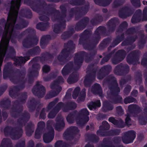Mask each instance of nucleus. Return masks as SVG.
<instances>
[{
	"label": "nucleus",
	"instance_id": "obj_1",
	"mask_svg": "<svg viewBox=\"0 0 147 147\" xmlns=\"http://www.w3.org/2000/svg\"><path fill=\"white\" fill-rule=\"evenodd\" d=\"M110 128V126L107 122L106 121H103L102 123V125L100 127V129L97 131V134L100 136H105L111 135H117L120 132L119 130L116 129L111 130L109 132L106 131L105 130H108Z\"/></svg>",
	"mask_w": 147,
	"mask_h": 147
},
{
	"label": "nucleus",
	"instance_id": "obj_2",
	"mask_svg": "<svg viewBox=\"0 0 147 147\" xmlns=\"http://www.w3.org/2000/svg\"><path fill=\"white\" fill-rule=\"evenodd\" d=\"M63 82L64 80L62 77L61 76L59 77L57 80L55 81L53 83L51 84V88L52 89H56V91L50 92L46 95L45 97L46 98L49 99L57 96L62 90L61 87L59 86L58 85V84Z\"/></svg>",
	"mask_w": 147,
	"mask_h": 147
},
{
	"label": "nucleus",
	"instance_id": "obj_3",
	"mask_svg": "<svg viewBox=\"0 0 147 147\" xmlns=\"http://www.w3.org/2000/svg\"><path fill=\"white\" fill-rule=\"evenodd\" d=\"M4 133L5 136L10 135L12 139L16 140L22 136L23 131L21 128L13 129L11 127H7L4 129Z\"/></svg>",
	"mask_w": 147,
	"mask_h": 147
},
{
	"label": "nucleus",
	"instance_id": "obj_4",
	"mask_svg": "<svg viewBox=\"0 0 147 147\" xmlns=\"http://www.w3.org/2000/svg\"><path fill=\"white\" fill-rule=\"evenodd\" d=\"M72 47H74V45L73 44L71 41L69 42L66 45L65 44L64 49L62 51L57 57L59 61H64L67 58L72 50V49H71Z\"/></svg>",
	"mask_w": 147,
	"mask_h": 147
},
{
	"label": "nucleus",
	"instance_id": "obj_5",
	"mask_svg": "<svg viewBox=\"0 0 147 147\" xmlns=\"http://www.w3.org/2000/svg\"><path fill=\"white\" fill-rule=\"evenodd\" d=\"M53 125V122L52 121H47V126L48 132L45 133L43 136L44 141L46 143H49L51 142L54 137V130L51 127Z\"/></svg>",
	"mask_w": 147,
	"mask_h": 147
},
{
	"label": "nucleus",
	"instance_id": "obj_6",
	"mask_svg": "<svg viewBox=\"0 0 147 147\" xmlns=\"http://www.w3.org/2000/svg\"><path fill=\"white\" fill-rule=\"evenodd\" d=\"M89 112L86 109H84L81 110L79 113V117L77 119L78 124L81 126L83 125L88 122L89 118L88 116Z\"/></svg>",
	"mask_w": 147,
	"mask_h": 147
},
{
	"label": "nucleus",
	"instance_id": "obj_7",
	"mask_svg": "<svg viewBox=\"0 0 147 147\" xmlns=\"http://www.w3.org/2000/svg\"><path fill=\"white\" fill-rule=\"evenodd\" d=\"M10 80L14 84H17L18 83L23 84L24 83V81L22 78L19 76H13L10 77ZM24 87L23 85L20 86L18 87H13V88H10L9 91V94L11 97L13 96V94L15 91L21 90Z\"/></svg>",
	"mask_w": 147,
	"mask_h": 147
},
{
	"label": "nucleus",
	"instance_id": "obj_8",
	"mask_svg": "<svg viewBox=\"0 0 147 147\" xmlns=\"http://www.w3.org/2000/svg\"><path fill=\"white\" fill-rule=\"evenodd\" d=\"M140 107L136 105H130L128 107V112L126 115L125 119V123L127 125L131 124V119L130 118L131 114L136 111H140Z\"/></svg>",
	"mask_w": 147,
	"mask_h": 147
},
{
	"label": "nucleus",
	"instance_id": "obj_9",
	"mask_svg": "<svg viewBox=\"0 0 147 147\" xmlns=\"http://www.w3.org/2000/svg\"><path fill=\"white\" fill-rule=\"evenodd\" d=\"M108 81L111 82V86H109V89L111 91V95H116L119 92L120 90L118 87V84L115 78L113 76L109 77Z\"/></svg>",
	"mask_w": 147,
	"mask_h": 147
},
{
	"label": "nucleus",
	"instance_id": "obj_10",
	"mask_svg": "<svg viewBox=\"0 0 147 147\" xmlns=\"http://www.w3.org/2000/svg\"><path fill=\"white\" fill-rule=\"evenodd\" d=\"M34 94L37 96L39 98L42 97L45 93V88L41 84L40 82H37L36 85L32 90Z\"/></svg>",
	"mask_w": 147,
	"mask_h": 147
},
{
	"label": "nucleus",
	"instance_id": "obj_11",
	"mask_svg": "<svg viewBox=\"0 0 147 147\" xmlns=\"http://www.w3.org/2000/svg\"><path fill=\"white\" fill-rule=\"evenodd\" d=\"M87 57L88 55L83 51L76 54L74 59L75 68L79 69L82 63L84 58Z\"/></svg>",
	"mask_w": 147,
	"mask_h": 147
},
{
	"label": "nucleus",
	"instance_id": "obj_12",
	"mask_svg": "<svg viewBox=\"0 0 147 147\" xmlns=\"http://www.w3.org/2000/svg\"><path fill=\"white\" fill-rule=\"evenodd\" d=\"M136 133L133 130H130L125 132L122 137V141L125 144L132 143L135 138Z\"/></svg>",
	"mask_w": 147,
	"mask_h": 147
},
{
	"label": "nucleus",
	"instance_id": "obj_13",
	"mask_svg": "<svg viewBox=\"0 0 147 147\" xmlns=\"http://www.w3.org/2000/svg\"><path fill=\"white\" fill-rule=\"evenodd\" d=\"M126 55V52L124 50L118 51L112 59L113 63L116 64L119 63L124 59Z\"/></svg>",
	"mask_w": 147,
	"mask_h": 147
},
{
	"label": "nucleus",
	"instance_id": "obj_14",
	"mask_svg": "<svg viewBox=\"0 0 147 147\" xmlns=\"http://www.w3.org/2000/svg\"><path fill=\"white\" fill-rule=\"evenodd\" d=\"M38 41V39L36 36L28 38L24 40L23 42V46L26 48H30L32 45H36Z\"/></svg>",
	"mask_w": 147,
	"mask_h": 147
},
{
	"label": "nucleus",
	"instance_id": "obj_15",
	"mask_svg": "<svg viewBox=\"0 0 147 147\" xmlns=\"http://www.w3.org/2000/svg\"><path fill=\"white\" fill-rule=\"evenodd\" d=\"M79 130L76 127H71L68 129L63 134V136L66 140L70 139L72 135L77 132Z\"/></svg>",
	"mask_w": 147,
	"mask_h": 147
},
{
	"label": "nucleus",
	"instance_id": "obj_16",
	"mask_svg": "<svg viewBox=\"0 0 147 147\" xmlns=\"http://www.w3.org/2000/svg\"><path fill=\"white\" fill-rule=\"evenodd\" d=\"M58 99L56 98L54 101L49 103L46 109L43 108L40 113L39 117L42 119H45L46 117L45 112H47L51 109L53 106L58 102Z\"/></svg>",
	"mask_w": 147,
	"mask_h": 147
},
{
	"label": "nucleus",
	"instance_id": "obj_17",
	"mask_svg": "<svg viewBox=\"0 0 147 147\" xmlns=\"http://www.w3.org/2000/svg\"><path fill=\"white\" fill-rule=\"evenodd\" d=\"M132 13L133 12L129 7H125L119 10V16L121 18H125L131 16Z\"/></svg>",
	"mask_w": 147,
	"mask_h": 147
},
{
	"label": "nucleus",
	"instance_id": "obj_18",
	"mask_svg": "<svg viewBox=\"0 0 147 147\" xmlns=\"http://www.w3.org/2000/svg\"><path fill=\"white\" fill-rule=\"evenodd\" d=\"M63 105L60 106L63 111L64 112H66L69 110H72L75 109L76 107V104L74 102H69L66 104H64L62 103Z\"/></svg>",
	"mask_w": 147,
	"mask_h": 147
},
{
	"label": "nucleus",
	"instance_id": "obj_19",
	"mask_svg": "<svg viewBox=\"0 0 147 147\" xmlns=\"http://www.w3.org/2000/svg\"><path fill=\"white\" fill-rule=\"evenodd\" d=\"M62 105V102H60L59 103L56 107L54 108L49 113L48 117L50 118H54L61 109V107L60 106Z\"/></svg>",
	"mask_w": 147,
	"mask_h": 147
},
{
	"label": "nucleus",
	"instance_id": "obj_20",
	"mask_svg": "<svg viewBox=\"0 0 147 147\" xmlns=\"http://www.w3.org/2000/svg\"><path fill=\"white\" fill-rule=\"evenodd\" d=\"M57 123L55 126V129L60 131L63 128L65 125L64 119L61 116L57 117L56 119Z\"/></svg>",
	"mask_w": 147,
	"mask_h": 147
},
{
	"label": "nucleus",
	"instance_id": "obj_21",
	"mask_svg": "<svg viewBox=\"0 0 147 147\" xmlns=\"http://www.w3.org/2000/svg\"><path fill=\"white\" fill-rule=\"evenodd\" d=\"M88 21V18L86 17L84 18L77 24L75 29L77 31L83 29L86 26Z\"/></svg>",
	"mask_w": 147,
	"mask_h": 147
},
{
	"label": "nucleus",
	"instance_id": "obj_22",
	"mask_svg": "<svg viewBox=\"0 0 147 147\" xmlns=\"http://www.w3.org/2000/svg\"><path fill=\"white\" fill-rule=\"evenodd\" d=\"M111 69V67L110 65H106L100 69L97 76V78L99 79H102L103 78L104 74L109 71Z\"/></svg>",
	"mask_w": 147,
	"mask_h": 147
},
{
	"label": "nucleus",
	"instance_id": "obj_23",
	"mask_svg": "<svg viewBox=\"0 0 147 147\" xmlns=\"http://www.w3.org/2000/svg\"><path fill=\"white\" fill-rule=\"evenodd\" d=\"M63 18V17H62L59 20L61 22V23L59 25H55L54 26V31L56 33H59L61 29L65 27V21H64Z\"/></svg>",
	"mask_w": 147,
	"mask_h": 147
},
{
	"label": "nucleus",
	"instance_id": "obj_24",
	"mask_svg": "<svg viewBox=\"0 0 147 147\" xmlns=\"http://www.w3.org/2000/svg\"><path fill=\"white\" fill-rule=\"evenodd\" d=\"M30 59L29 57H16L14 59L15 65L17 66L20 65L22 63L24 64L25 62Z\"/></svg>",
	"mask_w": 147,
	"mask_h": 147
},
{
	"label": "nucleus",
	"instance_id": "obj_25",
	"mask_svg": "<svg viewBox=\"0 0 147 147\" xmlns=\"http://www.w3.org/2000/svg\"><path fill=\"white\" fill-rule=\"evenodd\" d=\"M74 66L73 63L70 62L66 65L62 70V73L63 76L68 74L72 69Z\"/></svg>",
	"mask_w": 147,
	"mask_h": 147
},
{
	"label": "nucleus",
	"instance_id": "obj_26",
	"mask_svg": "<svg viewBox=\"0 0 147 147\" xmlns=\"http://www.w3.org/2000/svg\"><path fill=\"white\" fill-rule=\"evenodd\" d=\"M92 91L94 94H98L99 96L101 97L103 96L101 87L98 84L96 83L94 85L92 88Z\"/></svg>",
	"mask_w": 147,
	"mask_h": 147
},
{
	"label": "nucleus",
	"instance_id": "obj_27",
	"mask_svg": "<svg viewBox=\"0 0 147 147\" xmlns=\"http://www.w3.org/2000/svg\"><path fill=\"white\" fill-rule=\"evenodd\" d=\"M139 53L138 51H133L129 54L127 56V61L129 63H133V61L134 60V58L138 56Z\"/></svg>",
	"mask_w": 147,
	"mask_h": 147
},
{
	"label": "nucleus",
	"instance_id": "obj_28",
	"mask_svg": "<svg viewBox=\"0 0 147 147\" xmlns=\"http://www.w3.org/2000/svg\"><path fill=\"white\" fill-rule=\"evenodd\" d=\"M141 12L142 11L140 9H138L136 11L131 19L132 23H137L140 21Z\"/></svg>",
	"mask_w": 147,
	"mask_h": 147
},
{
	"label": "nucleus",
	"instance_id": "obj_29",
	"mask_svg": "<svg viewBox=\"0 0 147 147\" xmlns=\"http://www.w3.org/2000/svg\"><path fill=\"white\" fill-rule=\"evenodd\" d=\"M78 80V74L76 72H73L67 79V82L69 84H71L76 82Z\"/></svg>",
	"mask_w": 147,
	"mask_h": 147
},
{
	"label": "nucleus",
	"instance_id": "obj_30",
	"mask_svg": "<svg viewBox=\"0 0 147 147\" xmlns=\"http://www.w3.org/2000/svg\"><path fill=\"white\" fill-rule=\"evenodd\" d=\"M30 117V115L29 113H26L22 116V118L20 119L18 121V124L20 126H22L24 124L25 122L27 121Z\"/></svg>",
	"mask_w": 147,
	"mask_h": 147
},
{
	"label": "nucleus",
	"instance_id": "obj_31",
	"mask_svg": "<svg viewBox=\"0 0 147 147\" xmlns=\"http://www.w3.org/2000/svg\"><path fill=\"white\" fill-rule=\"evenodd\" d=\"M96 4L100 5L105 6L109 5L112 0H94Z\"/></svg>",
	"mask_w": 147,
	"mask_h": 147
},
{
	"label": "nucleus",
	"instance_id": "obj_32",
	"mask_svg": "<svg viewBox=\"0 0 147 147\" xmlns=\"http://www.w3.org/2000/svg\"><path fill=\"white\" fill-rule=\"evenodd\" d=\"M49 26V24L48 23H40L36 25V28L42 31L45 30Z\"/></svg>",
	"mask_w": 147,
	"mask_h": 147
},
{
	"label": "nucleus",
	"instance_id": "obj_33",
	"mask_svg": "<svg viewBox=\"0 0 147 147\" xmlns=\"http://www.w3.org/2000/svg\"><path fill=\"white\" fill-rule=\"evenodd\" d=\"M34 125L30 123L26 128V134L28 136H30L34 131L33 127Z\"/></svg>",
	"mask_w": 147,
	"mask_h": 147
},
{
	"label": "nucleus",
	"instance_id": "obj_34",
	"mask_svg": "<svg viewBox=\"0 0 147 147\" xmlns=\"http://www.w3.org/2000/svg\"><path fill=\"white\" fill-rule=\"evenodd\" d=\"M109 121L115 125L117 126L118 127L122 128L123 127L121 125V124L123 123V121L121 120L120 121L118 122L113 117H111L109 118Z\"/></svg>",
	"mask_w": 147,
	"mask_h": 147
},
{
	"label": "nucleus",
	"instance_id": "obj_35",
	"mask_svg": "<svg viewBox=\"0 0 147 147\" xmlns=\"http://www.w3.org/2000/svg\"><path fill=\"white\" fill-rule=\"evenodd\" d=\"M11 144L9 139H3L2 141L1 147H11Z\"/></svg>",
	"mask_w": 147,
	"mask_h": 147
},
{
	"label": "nucleus",
	"instance_id": "obj_36",
	"mask_svg": "<svg viewBox=\"0 0 147 147\" xmlns=\"http://www.w3.org/2000/svg\"><path fill=\"white\" fill-rule=\"evenodd\" d=\"M117 21V19L116 18L112 19L109 21L108 22V25L110 27V31H113L114 29L115 24Z\"/></svg>",
	"mask_w": 147,
	"mask_h": 147
},
{
	"label": "nucleus",
	"instance_id": "obj_37",
	"mask_svg": "<svg viewBox=\"0 0 147 147\" xmlns=\"http://www.w3.org/2000/svg\"><path fill=\"white\" fill-rule=\"evenodd\" d=\"M100 100H97L96 102H92L88 105V108L91 110L94 109L96 107H100Z\"/></svg>",
	"mask_w": 147,
	"mask_h": 147
},
{
	"label": "nucleus",
	"instance_id": "obj_38",
	"mask_svg": "<svg viewBox=\"0 0 147 147\" xmlns=\"http://www.w3.org/2000/svg\"><path fill=\"white\" fill-rule=\"evenodd\" d=\"M95 72H93L91 73L89 76H86L84 80V84L86 85L87 82H90L92 80V79L94 80L95 78Z\"/></svg>",
	"mask_w": 147,
	"mask_h": 147
},
{
	"label": "nucleus",
	"instance_id": "obj_39",
	"mask_svg": "<svg viewBox=\"0 0 147 147\" xmlns=\"http://www.w3.org/2000/svg\"><path fill=\"white\" fill-rule=\"evenodd\" d=\"M85 91L86 90L85 89L82 90L80 95L78 99L77 100L78 102L83 101L84 100L86 95Z\"/></svg>",
	"mask_w": 147,
	"mask_h": 147
},
{
	"label": "nucleus",
	"instance_id": "obj_40",
	"mask_svg": "<svg viewBox=\"0 0 147 147\" xmlns=\"http://www.w3.org/2000/svg\"><path fill=\"white\" fill-rule=\"evenodd\" d=\"M50 37L49 35L44 36H42L40 42V46L42 48H44V46L45 45L46 41Z\"/></svg>",
	"mask_w": 147,
	"mask_h": 147
},
{
	"label": "nucleus",
	"instance_id": "obj_41",
	"mask_svg": "<svg viewBox=\"0 0 147 147\" xmlns=\"http://www.w3.org/2000/svg\"><path fill=\"white\" fill-rule=\"evenodd\" d=\"M124 68L125 70L127 72H128L129 68L128 66L127 65H125L124 66H122L120 65H117L115 68V73L117 74L116 71L117 70H119L120 69H122V68Z\"/></svg>",
	"mask_w": 147,
	"mask_h": 147
},
{
	"label": "nucleus",
	"instance_id": "obj_42",
	"mask_svg": "<svg viewBox=\"0 0 147 147\" xmlns=\"http://www.w3.org/2000/svg\"><path fill=\"white\" fill-rule=\"evenodd\" d=\"M125 2L124 0H115L113 3V6L117 7L122 5Z\"/></svg>",
	"mask_w": 147,
	"mask_h": 147
},
{
	"label": "nucleus",
	"instance_id": "obj_43",
	"mask_svg": "<svg viewBox=\"0 0 147 147\" xmlns=\"http://www.w3.org/2000/svg\"><path fill=\"white\" fill-rule=\"evenodd\" d=\"M75 115L74 113H70L68 115L67 117V120L69 123H71L73 122Z\"/></svg>",
	"mask_w": 147,
	"mask_h": 147
},
{
	"label": "nucleus",
	"instance_id": "obj_44",
	"mask_svg": "<svg viewBox=\"0 0 147 147\" xmlns=\"http://www.w3.org/2000/svg\"><path fill=\"white\" fill-rule=\"evenodd\" d=\"M127 26V23L125 22H123L120 25L119 28L117 31V32H122L124 29Z\"/></svg>",
	"mask_w": 147,
	"mask_h": 147
},
{
	"label": "nucleus",
	"instance_id": "obj_45",
	"mask_svg": "<svg viewBox=\"0 0 147 147\" xmlns=\"http://www.w3.org/2000/svg\"><path fill=\"white\" fill-rule=\"evenodd\" d=\"M136 100L131 97H127L124 100V103L126 104L128 103L136 101Z\"/></svg>",
	"mask_w": 147,
	"mask_h": 147
},
{
	"label": "nucleus",
	"instance_id": "obj_46",
	"mask_svg": "<svg viewBox=\"0 0 147 147\" xmlns=\"http://www.w3.org/2000/svg\"><path fill=\"white\" fill-rule=\"evenodd\" d=\"M55 147H68L69 146H66V144L62 142L61 141L57 142L55 144Z\"/></svg>",
	"mask_w": 147,
	"mask_h": 147
},
{
	"label": "nucleus",
	"instance_id": "obj_47",
	"mask_svg": "<svg viewBox=\"0 0 147 147\" xmlns=\"http://www.w3.org/2000/svg\"><path fill=\"white\" fill-rule=\"evenodd\" d=\"M33 11H38V9L40 8V6L36 4L35 3H33L30 5Z\"/></svg>",
	"mask_w": 147,
	"mask_h": 147
},
{
	"label": "nucleus",
	"instance_id": "obj_48",
	"mask_svg": "<svg viewBox=\"0 0 147 147\" xmlns=\"http://www.w3.org/2000/svg\"><path fill=\"white\" fill-rule=\"evenodd\" d=\"M80 90V89L79 87H77L74 90L73 94V97L74 99H76L77 97L79 92Z\"/></svg>",
	"mask_w": 147,
	"mask_h": 147
},
{
	"label": "nucleus",
	"instance_id": "obj_49",
	"mask_svg": "<svg viewBox=\"0 0 147 147\" xmlns=\"http://www.w3.org/2000/svg\"><path fill=\"white\" fill-rule=\"evenodd\" d=\"M84 0H70L69 2L71 4L73 5H80L81 2H83Z\"/></svg>",
	"mask_w": 147,
	"mask_h": 147
},
{
	"label": "nucleus",
	"instance_id": "obj_50",
	"mask_svg": "<svg viewBox=\"0 0 147 147\" xmlns=\"http://www.w3.org/2000/svg\"><path fill=\"white\" fill-rule=\"evenodd\" d=\"M33 68L34 69H36V71L31 72V74L34 75V74L35 73L37 75H38V72L37 71L38 69L40 68V66L38 64H36L33 65Z\"/></svg>",
	"mask_w": 147,
	"mask_h": 147
},
{
	"label": "nucleus",
	"instance_id": "obj_51",
	"mask_svg": "<svg viewBox=\"0 0 147 147\" xmlns=\"http://www.w3.org/2000/svg\"><path fill=\"white\" fill-rule=\"evenodd\" d=\"M37 128L36 129L41 130L45 126V123L43 121H40L38 123L37 125Z\"/></svg>",
	"mask_w": 147,
	"mask_h": 147
},
{
	"label": "nucleus",
	"instance_id": "obj_52",
	"mask_svg": "<svg viewBox=\"0 0 147 147\" xmlns=\"http://www.w3.org/2000/svg\"><path fill=\"white\" fill-rule=\"evenodd\" d=\"M131 1L134 6L137 7L140 6V0H131Z\"/></svg>",
	"mask_w": 147,
	"mask_h": 147
},
{
	"label": "nucleus",
	"instance_id": "obj_53",
	"mask_svg": "<svg viewBox=\"0 0 147 147\" xmlns=\"http://www.w3.org/2000/svg\"><path fill=\"white\" fill-rule=\"evenodd\" d=\"M138 119L139 123L142 125H145L147 123V118H145L144 117H140L138 118Z\"/></svg>",
	"mask_w": 147,
	"mask_h": 147
},
{
	"label": "nucleus",
	"instance_id": "obj_54",
	"mask_svg": "<svg viewBox=\"0 0 147 147\" xmlns=\"http://www.w3.org/2000/svg\"><path fill=\"white\" fill-rule=\"evenodd\" d=\"M147 7H145L143 11V15L142 20L143 21L147 20Z\"/></svg>",
	"mask_w": 147,
	"mask_h": 147
},
{
	"label": "nucleus",
	"instance_id": "obj_55",
	"mask_svg": "<svg viewBox=\"0 0 147 147\" xmlns=\"http://www.w3.org/2000/svg\"><path fill=\"white\" fill-rule=\"evenodd\" d=\"M116 112L119 115H122L124 114V111L122 107L120 106H118L116 108Z\"/></svg>",
	"mask_w": 147,
	"mask_h": 147
},
{
	"label": "nucleus",
	"instance_id": "obj_56",
	"mask_svg": "<svg viewBox=\"0 0 147 147\" xmlns=\"http://www.w3.org/2000/svg\"><path fill=\"white\" fill-rule=\"evenodd\" d=\"M116 100H112V102L113 103H117L121 102L122 100V97L119 96H116Z\"/></svg>",
	"mask_w": 147,
	"mask_h": 147
},
{
	"label": "nucleus",
	"instance_id": "obj_57",
	"mask_svg": "<svg viewBox=\"0 0 147 147\" xmlns=\"http://www.w3.org/2000/svg\"><path fill=\"white\" fill-rule=\"evenodd\" d=\"M103 105L104 107H107L108 110H111L113 109V107L112 106H109V102L107 101H105L104 102Z\"/></svg>",
	"mask_w": 147,
	"mask_h": 147
},
{
	"label": "nucleus",
	"instance_id": "obj_58",
	"mask_svg": "<svg viewBox=\"0 0 147 147\" xmlns=\"http://www.w3.org/2000/svg\"><path fill=\"white\" fill-rule=\"evenodd\" d=\"M102 17L100 16H98V18H97L96 19L92 20H91V22L93 25H94L98 22H100L102 20Z\"/></svg>",
	"mask_w": 147,
	"mask_h": 147
},
{
	"label": "nucleus",
	"instance_id": "obj_59",
	"mask_svg": "<svg viewBox=\"0 0 147 147\" xmlns=\"http://www.w3.org/2000/svg\"><path fill=\"white\" fill-rule=\"evenodd\" d=\"M104 30V27L103 26H100L96 30L95 33L97 34H100L102 33Z\"/></svg>",
	"mask_w": 147,
	"mask_h": 147
},
{
	"label": "nucleus",
	"instance_id": "obj_60",
	"mask_svg": "<svg viewBox=\"0 0 147 147\" xmlns=\"http://www.w3.org/2000/svg\"><path fill=\"white\" fill-rule=\"evenodd\" d=\"M71 35L69 32H64L62 35V38L64 39H65L69 38Z\"/></svg>",
	"mask_w": 147,
	"mask_h": 147
},
{
	"label": "nucleus",
	"instance_id": "obj_61",
	"mask_svg": "<svg viewBox=\"0 0 147 147\" xmlns=\"http://www.w3.org/2000/svg\"><path fill=\"white\" fill-rule=\"evenodd\" d=\"M41 136V130L36 129L35 133V137L36 138L38 139Z\"/></svg>",
	"mask_w": 147,
	"mask_h": 147
},
{
	"label": "nucleus",
	"instance_id": "obj_62",
	"mask_svg": "<svg viewBox=\"0 0 147 147\" xmlns=\"http://www.w3.org/2000/svg\"><path fill=\"white\" fill-rule=\"evenodd\" d=\"M42 70L43 72L47 73L50 70V67L47 65H45L43 67Z\"/></svg>",
	"mask_w": 147,
	"mask_h": 147
},
{
	"label": "nucleus",
	"instance_id": "obj_63",
	"mask_svg": "<svg viewBox=\"0 0 147 147\" xmlns=\"http://www.w3.org/2000/svg\"><path fill=\"white\" fill-rule=\"evenodd\" d=\"M25 146V142L24 140H23L17 144L16 145L15 147H24Z\"/></svg>",
	"mask_w": 147,
	"mask_h": 147
},
{
	"label": "nucleus",
	"instance_id": "obj_64",
	"mask_svg": "<svg viewBox=\"0 0 147 147\" xmlns=\"http://www.w3.org/2000/svg\"><path fill=\"white\" fill-rule=\"evenodd\" d=\"M122 40V39H120L119 38H117V39H116L114 41L113 44H114L115 45H113V47H114L115 46L117 45Z\"/></svg>",
	"mask_w": 147,
	"mask_h": 147
}]
</instances>
